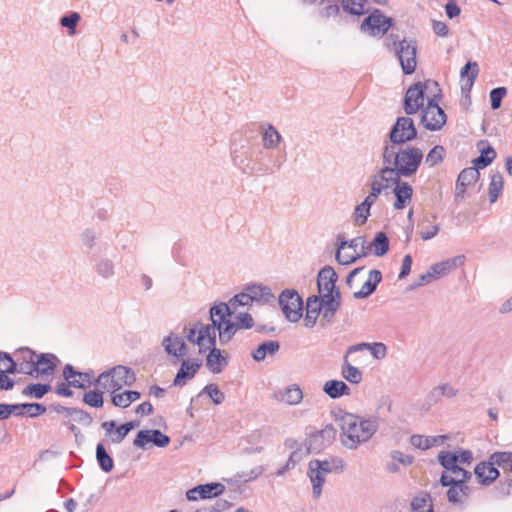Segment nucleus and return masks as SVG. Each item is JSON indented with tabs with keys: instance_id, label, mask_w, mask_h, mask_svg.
Segmentation results:
<instances>
[{
	"instance_id": "obj_11",
	"label": "nucleus",
	"mask_w": 512,
	"mask_h": 512,
	"mask_svg": "<svg viewBox=\"0 0 512 512\" xmlns=\"http://www.w3.org/2000/svg\"><path fill=\"white\" fill-rule=\"evenodd\" d=\"M316 296L324 308L323 321L326 323L333 322L335 315L341 306L340 289L329 290L322 292V294L318 293Z\"/></svg>"
},
{
	"instance_id": "obj_55",
	"label": "nucleus",
	"mask_w": 512,
	"mask_h": 512,
	"mask_svg": "<svg viewBox=\"0 0 512 512\" xmlns=\"http://www.w3.org/2000/svg\"><path fill=\"white\" fill-rule=\"evenodd\" d=\"M201 394H206L216 405L221 404L225 400V394L213 383L206 385L202 389Z\"/></svg>"
},
{
	"instance_id": "obj_49",
	"label": "nucleus",
	"mask_w": 512,
	"mask_h": 512,
	"mask_svg": "<svg viewBox=\"0 0 512 512\" xmlns=\"http://www.w3.org/2000/svg\"><path fill=\"white\" fill-rule=\"evenodd\" d=\"M98 238L99 234L91 228L84 229L80 234V241L88 251H92L96 247ZM88 255L90 256L91 253L88 252Z\"/></svg>"
},
{
	"instance_id": "obj_54",
	"label": "nucleus",
	"mask_w": 512,
	"mask_h": 512,
	"mask_svg": "<svg viewBox=\"0 0 512 512\" xmlns=\"http://www.w3.org/2000/svg\"><path fill=\"white\" fill-rule=\"evenodd\" d=\"M0 372L8 374H15L17 372L15 358L7 352L0 351Z\"/></svg>"
},
{
	"instance_id": "obj_1",
	"label": "nucleus",
	"mask_w": 512,
	"mask_h": 512,
	"mask_svg": "<svg viewBox=\"0 0 512 512\" xmlns=\"http://www.w3.org/2000/svg\"><path fill=\"white\" fill-rule=\"evenodd\" d=\"M336 421L341 429L342 445L347 449L355 450L374 436L379 428L380 417L378 415L361 417L340 410L339 414H336Z\"/></svg>"
},
{
	"instance_id": "obj_22",
	"label": "nucleus",
	"mask_w": 512,
	"mask_h": 512,
	"mask_svg": "<svg viewBox=\"0 0 512 512\" xmlns=\"http://www.w3.org/2000/svg\"><path fill=\"white\" fill-rule=\"evenodd\" d=\"M338 275L334 268L326 265L319 270L317 275V290L318 293L326 292L329 290L339 289L336 285Z\"/></svg>"
},
{
	"instance_id": "obj_6",
	"label": "nucleus",
	"mask_w": 512,
	"mask_h": 512,
	"mask_svg": "<svg viewBox=\"0 0 512 512\" xmlns=\"http://www.w3.org/2000/svg\"><path fill=\"white\" fill-rule=\"evenodd\" d=\"M279 305L285 318L292 322H298L303 315V301L296 290L286 289L278 298Z\"/></svg>"
},
{
	"instance_id": "obj_9",
	"label": "nucleus",
	"mask_w": 512,
	"mask_h": 512,
	"mask_svg": "<svg viewBox=\"0 0 512 512\" xmlns=\"http://www.w3.org/2000/svg\"><path fill=\"white\" fill-rule=\"evenodd\" d=\"M426 86L422 82L411 85L404 96L403 108L406 115H414L423 109Z\"/></svg>"
},
{
	"instance_id": "obj_15",
	"label": "nucleus",
	"mask_w": 512,
	"mask_h": 512,
	"mask_svg": "<svg viewBox=\"0 0 512 512\" xmlns=\"http://www.w3.org/2000/svg\"><path fill=\"white\" fill-rule=\"evenodd\" d=\"M225 490V486L218 482H211L207 484H201L189 489L186 493V497L189 501H195L198 498L208 499L221 495Z\"/></svg>"
},
{
	"instance_id": "obj_27",
	"label": "nucleus",
	"mask_w": 512,
	"mask_h": 512,
	"mask_svg": "<svg viewBox=\"0 0 512 512\" xmlns=\"http://www.w3.org/2000/svg\"><path fill=\"white\" fill-rule=\"evenodd\" d=\"M464 261L465 257L463 255H458L453 258L438 262L432 265L430 268L433 271L435 278L438 279L456 269L457 267L463 265Z\"/></svg>"
},
{
	"instance_id": "obj_44",
	"label": "nucleus",
	"mask_w": 512,
	"mask_h": 512,
	"mask_svg": "<svg viewBox=\"0 0 512 512\" xmlns=\"http://www.w3.org/2000/svg\"><path fill=\"white\" fill-rule=\"evenodd\" d=\"M495 157L496 151L490 144H487L486 147L480 150V156L473 160V164L476 166V168L483 169L490 165Z\"/></svg>"
},
{
	"instance_id": "obj_33",
	"label": "nucleus",
	"mask_w": 512,
	"mask_h": 512,
	"mask_svg": "<svg viewBox=\"0 0 512 512\" xmlns=\"http://www.w3.org/2000/svg\"><path fill=\"white\" fill-rule=\"evenodd\" d=\"M323 392L332 399H338L350 394V388L341 380H328L324 383Z\"/></svg>"
},
{
	"instance_id": "obj_10",
	"label": "nucleus",
	"mask_w": 512,
	"mask_h": 512,
	"mask_svg": "<svg viewBox=\"0 0 512 512\" xmlns=\"http://www.w3.org/2000/svg\"><path fill=\"white\" fill-rule=\"evenodd\" d=\"M392 22V18L384 16L376 9L363 20L361 30L373 36H382L389 30Z\"/></svg>"
},
{
	"instance_id": "obj_32",
	"label": "nucleus",
	"mask_w": 512,
	"mask_h": 512,
	"mask_svg": "<svg viewBox=\"0 0 512 512\" xmlns=\"http://www.w3.org/2000/svg\"><path fill=\"white\" fill-rule=\"evenodd\" d=\"M280 349V343L277 340L264 341L258 345V347L252 351L251 357L257 361H263L267 355L273 356Z\"/></svg>"
},
{
	"instance_id": "obj_40",
	"label": "nucleus",
	"mask_w": 512,
	"mask_h": 512,
	"mask_svg": "<svg viewBox=\"0 0 512 512\" xmlns=\"http://www.w3.org/2000/svg\"><path fill=\"white\" fill-rule=\"evenodd\" d=\"M364 348H367L370 350L371 354L376 358V359H382L386 356V352H387V349H386V346L383 344V343H380V342H376V343H360V344H357V345H353V346H350L348 348V353H353V352H356L358 350H362Z\"/></svg>"
},
{
	"instance_id": "obj_42",
	"label": "nucleus",
	"mask_w": 512,
	"mask_h": 512,
	"mask_svg": "<svg viewBox=\"0 0 512 512\" xmlns=\"http://www.w3.org/2000/svg\"><path fill=\"white\" fill-rule=\"evenodd\" d=\"M504 179L500 172H495L491 174V181L488 188V195L490 203H494L497 201L500 193L503 190Z\"/></svg>"
},
{
	"instance_id": "obj_13",
	"label": "nucleus",
	"mask_w": 512,
	"mask_h": 512,
	"mask_svg": "<svg viewBox=\"0 0 512 512\" xmlns=\"http://www.w3.org/2000/svg\"><path fill=\"white\" fill-rule=\"evenodd\" d=\"M111 391H120L124 386H132L136 381L135 372L126 366L118 365L109 369Z\"/></svg>"
},
{
	"instance_id": "obj_35",
	"label": "nucleus",
	"mask_w": 512,
	"mask_h": 512,
	"mask_svg": "<svg viewBox=\"0 0 512 512\" xmlns=\"http://www.w3.org/2000/svg\"><path fill=\"white\" fill-rule=\"evenodd\" d=\"M250 152H234L232 156L233 163L236 167H238L244 174L254 175L255 173V165H252L250 161Z\"/></svg>"
},
{
	"instance_id": "obj_51",
	"label": "nucleus",
	"mask_w": 512,
	"mask_h": 512,
	"mask_svg": "<svg viewBox=\"0 0 512 512\" xmlns=\"http://www.w3.org/2000/svg\"><path fill=\"white\" fill-rule=\"evenodd\" d=\"M83 402L93 408H101L104 404L103 391L90 390L83 395Z\"/></svg>"
},
{
	"instance_id": "obj_12",
	"label": "nucleus",
	"mask_w": 512,
	"mask_h": 512,
	"mask_svg": "<svg viewBox=\"0 0 512 512\" xmlns=\"http://www.w3.org/2000/svg\"><path fill=\"white\" fill-rule=\"evenodd\" d=\"M150 443L159 448H164L169 445L170 437L163 434L159 429L139 430L133 441V445L141 449H147V445Z\"/></svg>"
},
{
	"instance_id": "obj_24",
	"label": "nucleus",
	"mask_w": 512,
	"mask_h": 512,
	"mask_svg": "<svg viewBox=\"0 0 512 512\" xmlns=\"http://www.w3.org/2000/svg\"><path fill=\"white\" fill-rule=\"evenodd\" d=\"M228 365V357L217 347H211L206 356V367L214 374L221 373Z\"/></svg>"
},
{
	"instance_id": "obj_5",
	"label": "nucleus",
	"mask_w": 512,
	"mask_h": 512,
	"mask_svg": "<svg viewBox=\"0 0 512 512\" xmlns=\"http://www.w3.org/2000/svg\"><path fill=\"white\" fill-rule=\"evenodd\" d=\"M501 468L504 471V465L499 451L493 452L487 460L481 461L474 468V474L478 483L482 486H489L500 477Z\"/></svg>"
},
{
	"instance_id": "obj_20",
	"label": "nucleus",
	"mask_w": 512,
	"mask_h": 512,
	"mask_svg": "<svg viewBox=\"0 0 512 512\" xmlns=\"http://www.w3.org/2000/svg\"><path fill=\"white\" fill-rule=\"evenodd\" d=\"M218 331L216 322L206 325H201L197 335L196 345L199 346V352L204 353L206 349L216 346V332Z\"/></svg>"
},
{
	"instance_id": "obj_28",
	"label": "nucleus",
	"mask_w": 512,
	"mask_h": 512,
	"mask_svg": "<svg viewBox=\"0 0 512 512\" xmlns=\"http://www.w3.org/2000/svg\"><path fill=\"white\" fill-rule=\"evenodd\" d=\"M261 137L265 149H275L282 142L283 138L272 124L261 125Z\"/></svg>"
},
{
	"instance_id": "obj_16",
	"label": "nucleus",
	"mask_w": 512,
	"mask_h": 512,
	"mask_svg": "<svg viewBox=\"0 0 512 512\" xmlns=\"http://www.w3.org/2000/svg\"><path fill=\"white\" fill-rule=\"evenodd\" d=\"M89 260L92 263L94 273L103 280H110L116 274V266L112 259L106 256L91 254Z\"/></svg>"
},
{
	"instance_id": "obj_4",
	"label": "nucleus",
	"mask_w": 512,
	"mask_h": 512,
	"mask_svg": "<svg viewBox=\"0 0 512 512\" xmlns=\"http://www.w3.org/2000/svg\"><path fill=\"white\" fill-rule=\"evenodd\" d=\"M417 135L418 132L412 118L406 116L397 117L383 141V147L407 146L408 143L417 138Z\"/></svg>"
},
{
	"instance_id": "obj_8",
	"label": "nucleus",
	"mask_w": 512,
	"mask_h": 512,
	"mask_svg": "<svg viewBox=\"0 0 512 512\" xmlns=\"http://www.w3.org/2000/svg\"><path fill=\"white\" fill-rule=\"evenodd\" d=\"M333 472V468L329 460L313 459L308 465V476L313 486V496L320 497L322 486L325 481V475Z\"/></svg>"
},
{
	"instance_id": "obj_63",
	"label": "nucleus",
	"mask_w": 512,
	"mask_h": 512,
	"mask_svg": "<svg viewBox=\"0 0 512 512\" xmlns=\"http://www.w3.org/2000/svg\"><path fill=\"white\" fill-rule=\"evenodd\" d=\"M507 89L505 87H496L490 91V102L493 110L501 107L502 99L506 96Z\"/></svg>"
},
{
	"instance_id": "obj_58",
	"label": "nucleus",
	"mask_w": 512,
	"mask_h": 512,
	"mask_svg": "<svg viewBox=\"0 0 512 512\" xmlns=\"http://www.w3.org/2000/svg\"><path fill=\"white\" fill-rule=\"evenodd\" d=\"M480 177V173H479V169L476 168V166L474 165L473 167H468V168H465L463 169L459 175H458V180L459 182H462L464 184H466L467 186H469L470 184L472 183H475Z\"/></svg>"
},
{
	"instance_id": "obj_56",
	"label": "nucleus",
	"mask_w": 512,
	"mask_h": 512,
	"mask_svg": "<svg viewBox=\"0 0 512 512\" xmlns=\"http://www.w3.org/2000/svg\"><path fill=\"white\" fill-rule=\"evenodd\" d=\"M445 149L441 145L434 146L426 155L425 163L430 167H434L443 161Z\"/></svg>"
},
{
	"instance_id": "obj_61",
	"label": "nucleus",
	"mask_w": 512,
	"mask_h": 512,
	"mask_svg": "<svg viewBox=\"0 0 512 512\" xmlns=\"http://www.w3.org/2000/svg\"><path fill=\"white\" fill-rule=\"evenodd\" d=\"M360 246H361L360 252L357 253L356 255H352L350 257L345 258V260H343V262H341V265L352 264V263L356 262L358 259L367 256L372 248L371 243L368 244L364 237L361 238Z\"/></svg>"
},
{
	"instance_id": "obj_36",
	"label": "nucleus",
	"mask_w": 512,
	"mask_h": 512,
	"mask_svg": "<svg viewBox=\"0 0 512 512\" xmlns=\"http://www.w3.org/2000/svg\"><path fill=\"white\" fill-rule=\"evenodd\" d=\"M96 461L100 467V469L105 472L109 473L114 468V461L112 457L107 452L105 446L103 443H98L96 445Z\"/></svg>"
},
{
	"instance_id": "obj_62",
	"label": "nucleus",
	"mask_w": 512,
	"mask_h": 512,
	"mask_svg": "<svg viewBox=\"0 0 512 512\" xmlns=\"http://www.w3.org/2000/svg\"><path fill=\"white\" fill-rule=\"evenodd\" d=\"M370 209L371 208L363 201L355 207L354 218L358 225H363L366 223L368 217L370 216Z\"/></svg>"
},
{
	"instance_id": "obj_64",
	"label": "nucleus",
	"mask_w": 512,
	"mask_h": 512,
	"mask_svg": "<svg viewBox=\"0 0 512 512\" xmlns=\"http://www.w3.org/2000/svg\"><path fill=\"white\" fill-rule=\"evenodd\" d=\"M459 484L460 483L452 485V487L448 489L447 499L451 504L463 507L466 504V501L462 498L461 491H459Z\"/></svg>"
},
{
	"instance_id": "obj_21",
	"label": "nucleus",
	"mask_w": 512,
	"mask_h": 512,
	"mask_svg": "<svg viewBox=\"0 0 512 512\" xmlns=\"http://www.w3.org/2000/svg\"><path fill=\"white\" fill-rule=\"evenodd\" d=\"M202 366L201 359H194L192 362L190 360H183L178 370L173 385L174 386H183L186 383V380L192 379L200 367Z\"/></svg>"
},
{
	"instance_id": "obj_41",
	"label": "nucleus",
	"mask_w": 512,
	"mask_h": 512,
	"mask_svg": "<svg viewBox=\"0 0 512 512\" xmlns=\"http://www.w3.org/2000/svg\"><path fill=\"white\" fill-rule=\"evenodd\" d=\"M51 389L52 386L48 383H31L22 390V394L26 397L42 399Z\"/></svg>"
},
{
	"instance_id": "obj_19",
	"label": "nucleus",
	"mask_w": 512,
	"mask_h": 512,
	"mask_svg": "<svg viewBox=\"0 0 512 512\" xmlns=\"http://www.w3.org/2000/svg\"><path fill=\"white\" fill-rule=\"evenodd\" d=\"M162 346L168 355L176 358L184 357L189 353V348L183 338L173 333L163 338Z\"/></svg>"
},
{
	"instance_id": "obj_2",
	"label": "nucleus",
	"mask_w": 512,
	"mask_h": 512,
	"mask_svg": "<svg viewBox=\"0 0 512 512\" xmlns=\"http://www.w3.org/2000/svg\"><path fill=\"white\" fill-rule=\"evenodd\" d=\"M423 151L415 146H386L383 147L381 159L383 164H389L396 172V179L414 176L422 161Z\"/></svg>"
},
{
	"instance_id": "obj_18",
	"label": "nucleus",
	"mask_w": 512,
	"mask_h": 512,
	"mask_svg": "<svg viewBox=\"0 0 512 512\" xmlns=\"http://www.w3.org/2000/svg\"><path fill=\"white\" fill-rule=\"evenodd\" d=\"M35 370L33 371L32 377L38 378L40 376H50L53 375L57 365L56 360L57 357L51 353H36L35 357Z\"/></svg>"
},
{
	"instance_id": "obj_48",
	"label": "nucleus",
	"mask_w": 512,
	"mask_h": 512,
	"mask_svg": "<svg viewBox=\"0 0 512 512\" xmlns=\"http://www.w3.org/2000/svg\"><path fill=\"white\" fill-rule=\"evenodd\" d=\"M437 459L443 468L451 472V470L458 464L459 457L456 452L442 450L439 452Z\"/></svg>"
},
{
	"instance_id": "obj_47",
	"label": "nucleus",
	"mask_w": 512,
	"mask_h": 512,
	"mask_svg": "<svg viewBox=\"0 0 512 512\" xmlns=\"http://www.w3.org/2000/svg\"><path fill=\"white\" fill-rule=\"evenodd\" d=\"M218 334H219V340L221 345H225L228 343L232 337L234 336L237 328V324L234 322H231L230 320H227L223 322V324H220L217 326Z\"/></svg>"
},
{
	"instance_id": "obj_3",
	"label": "nucleus",
	"mask_w": 512,
	"mask_h": 512,
	"mask_svg": "<svg viewBox=\"0 0 512 512\" xmlns=\"http://www.w3.org/2000/svg\"><path fill=\"white\" fill-rule=\"evenodd\" d=\"M387 48L393 50L397 56L402 71L405 75H411L415 72L417 66V41L414 39H398V35L391 33L387 39Z\"/></svg>"
},
{
	"instance_id": "obj_46",
	"label": "nucleus",
	"mask_w": 512,
	"mask_h": 512,
	"mask_svg": "<svg viewBox=\"0 0 512 512\" xmlns=\"http://www.w3.org/2000/svg\"><path fill=\"white\" fill-rule=\"evenodd\" d=\"M371 245L374 247V254L377 257H382L389 251V239L382 231L375 234Z\"/></svg>"
},
{
	"instance_id": "obj_29",
	"label": "nucleus",
	"mask_w": 512,
	"mask_h": 512,
	"mask_svg": "<svg viewBox=\"0 0 512 512\" xmlns=\"http://www.w3.org/2000/svg\"><path fill=\"white\" fill-rule=\"evenodd\" d=\"M245 290L247 291L252 302L269 303L274 299V295L268 286L261 284L247 285Z\"/></svg>"
},
{
	"instance_id": "obj_31",
	"label": "nucleus",
	"mask_w": 512,
	"mask_h": 512,
	"mask_svg": "<svg viewBox=\"0 0 512 512\" xmlns=\"http://www.w3.org/2000/svg\"><path fill=\"white\" fill-rule=\"evenodd\" d=\"M141 393L135 390H125L123 392L111 391V402L119 408H127L133 402L140 399Z\"/></svg>"
},
{
	"instance_id": "obj_39",
	"label": "nucleus",
	"mask_w": 512,
	"mask_h": 512,
	"mask_svg": "<svg viewBox=\"0 0 512 512\" xmlns=\"http://www.w3.org/2000/svg\"><path fill=\"white\" fill-rule=\"evenodd\" d=\"M444 436H423L414 434L410 437V443L415 448L427 450L440 443Z\"/></svg>"
},
{
	"instance_id": "obj_37",
	"label": "nucleus",
	"mask_w": 512,
	"mask_h": 512,
	"mask_svg": "<svg viewBox=\"0 0 512 512\" xmlns=\"http://www.w3.org/2000/svg\"><path fill=\"white\" fill-rule=\"evenodd\" d=\"M209 312L211 323L216 322L217 326L227 321V317L232 314L229 305L224 302L213 305Z\"/></svg>"
},
{
	"instance_id": "obj_45",
	"label": "nucleus",
	"mask_w": 512,
	"mask_h": 512,
	"mask_svg": "<svg viewBox=\"0 0 512 512\" xmlns=\"http://www.w3.org/2000/svg\"><path fill=\"white\" fill-rule=\"evenodd\" d=\"M15 407H17V412H24V415H27L31 418H36L40 416L41 414L45 413L47 408L42 403H19L15 404Z\"/></svg>"
},
{
	"instance_id": "obj_30",
	"label": "nucleus",
	"mask_w": 512,
	"mask_h": 512,
	"mask_svg": "<svg viewBox=\"0 0 512 512\" xmlns=\"http://www.w3.org/2000/svg\"><path fill=\"white\" fill-rule=\"evenodd\" d=\"M101 428L105 431V436L108 437L113 444H120L128 435L123 425L117 426L114 420L103 422Z\"/></svg>"
},
{
	"instance_id": "obj_53",
	"label": "nucleus",
	"mask_w": 512,
	"mask_h": 512,
	"mask_svg": "<svg viewBox=\"0 0 512 512\" xmlns=\"http://www.w3.org/2000/svg\"><path fill=\"white\" fill-rule=\"evenodd\" d=\"M368 3L369 2H341V8L348 14L361 16L368 12L369 8L366 7Z\"/></svg>"
},
{
	"instance_id": "obj_38",
	"label": "nucleus",
	"mask_w": 512,
	"mask_h": 512,
	"mask_svg": "<svg viewBox=\"0 0 512 512\" xmlns=\"http://www.w3.org/2000/svg\"><path fill=\"white\" fill-rule=\"evenodd\" d=\"M374 175L378 182L385 186V190L388 189L391 185L395 186L399 181L396 179V172L389 164H383V167L380 168Z\"/></svg>"
},
{
	"instance_id": "obj_59",
	"label": "nucleus",
	"mask_w": 512,
	"mask_h": 512,
	"mask_svg": "<svg viewBox=\"0 0 512 512\" xmlns=\"http://www.w3.org/2000/svg\"><path fill=\"white\" fill-rule=\"evenodd\" d=\"M69 417H72V419L75 422H77L85 427H89L93 422V418L88 412L84 411L83 409L76 408V407H72Z\"/></svg>"
},
{
	"instance_id": "obj_25",
	"label": "nucleus",
	"mask_w": 512,
	"mask_h": 512,
	"mask_svg": "<svg viewBox=\"0 0 512 512\" xmlns=\"http://www.w3.org/2000/svg\"><path fill=\"white\" fill-rule=\"evenodd\" d=\"M273 397L275 400L284 402L288 405H297L303 399V392L299 385L291 384L283 390L275 392Z\"/></svg>"
},
{
	"instance_id": "obj_14",
	"label": "nucleus",
	"mask_w": 512,
	"mask_h": 512,
	"mask_svg": "<svg viewBox=\"0 0 512 512\" xmlns=\"http://www.w3.org/2000/svg\"><path fill=\"white\" fill-rule=\"evenodd\" d=\"M63 377L73 388L86 389L93 384V371L80 372L71 364L63 368Z\"/></svg>"
},
{
	"instance_id": "obj_60",
	"label": "nucleus",
	"mask_w": 512,
	"mask_h": 512,
	"mask_svg": "<svg viewBox=\"0 0 512 512\" xmlns=\"http://www.w3.org/2000/svg\"><path fill=\"white\" fill-rule=\"evenodd\" d=\"M306 313L316 316H322L324 313V308L321 305V302L318 300L316 295H310L306 300ZM323 321V318L321 319Z\"/></svg>"
},
{
	"instance_id": "obj_43",
	"label": "nucleus",
	"mask_w": 512,
	"mask_h": 512,
	"mask_svg": "<svg viewBox=\"0 0 512 512\" xmlns=\"http://www.w3.org/2000/svg\"><path fill=\"white\" fill-rule=\"evenodd\" d=\"M361 238L362 236H359L348 241L341 234L338 235L335 259L340 265L341 262H343V260H345V258L348 257L347 255H342L341 250H343L347 246L349 248L356 250V248L360 245Z\"/></svg>"
},
{
	"instance_id": "obj_26",
	"label": "nucleus",
	"mask_w": 512,
	"mask_h": 512,
	"mask_svg": "<svg viewBox=\"0 0 512 512\" xmlns=\"http://www.w3.org/2000/svg\"><path fill=\"white\" fill-rule=\"evenodd\" d=\"M382 280V273L377 270L373 269L369 272V278L368 280L362 285L361 289L357 292H354L353 297L355 299H365L368 298L370 295H372L376 289L378 284Z\"/></svg>"
},
{
	"instance_id": "obj_23",
	"label": "nucleus",
	"mask_w": 512,
	"mask_h": 512,
	"mask_svg": "<svg viewBox=\"0 0 512 512\" xmlns=\"http://www.w3.org/2000/svg\"><path fill=\"white\" fill-rule=\"evenodd\" d=\"M393 194L395 196L394 208L396 210H402L411 202L413 188L408 182L399 179L394 186Z\"/></svg>"
},
{
	"instance_id": "obj_52",
	"label": "nucleus",
	"mask_w": 512,
	"mask_h": 512,
	"mask_svg": "<svg viewBox=\"0 0 512 512\" xmlns=\"http://www.w3.org/2000/svg\"><path fill=\"white\" fill-rule=\"evenodd\" d=\"M326 446H328V444L322 439L318 431L311 434L306 441L307 453H319Z\"/></svg>"
},
{
	"instance_id": "obj_57",
	"label": "nucleus",
	"mask_w": 512,
	"mask_h": 512,
	"mask_svg": "<svg viewBox=\"0 0 512 512\" xmlns=\"http://www.w3.org/2000/svg\"><path fill=\"white\" fill-rule=\"evenodd\" d=\"M493 493L496 499H503L512 495V478L499 481L494 487Z\"/></svg>"
},
{
	"instance_id": "obj_50",
	"label": "nucleus",
	"mask_w": 512,
	"mask_h": 512,
	"mask_svg": "<svg viewBox=\"0 0 512 512\" xmlns=\"http://www.w3.org/2000/svg\"><path fill=\"white\" fill-rule=\"evenodd\" d=\"M81 19V16L78 12H70L66 15H63L59 23L62 27L68 29L69 35H75L76 34V27Z\"/></svg>"
},
{
	"instance_id": "obj_17",
	"label": "nucleus",
	"mask_w": 512,
	"mask_h": 512,
	"mask_svg": "<svg viewBox=\"0 0 512 512\" xmlns=\"http://www.w3.org/2000/svg\"><path fill=\"white\" fill-rule=\"evenodd\" d=\"M14 356L17 365V372L32 377L33 371H36L34 360L36 357V352L28 347H23L18 349Z\"/></svg>"
},
{
	"instance_id": "obj_34",
	"label": "nucleus",
	"mask_w": 512,
	"mask_h": 512,
	"mask_svg": "<svg viewBox=\"0 0 512 512\" xmlns=\"http://www.w3.org/2000/svg\"><path fill=\"white\" fill-rule=\"evenodd\" d=\"M350 353H346L343 359V364L341 366V375L342 377L352 384H359L362 381L363 374L360 369L351 365L348 361V355Z\"/></svg>"
},
{
	"instance_id": "obj_7",
	"label": "nucleus",
	"mask_w": 512,
	"mask_h": 512,
	"mask_svg": "<svg viewBox=\"0 0 512 512\" xmlns=\"http://www.w3.org/2000/svg\"><path fill=\"white\" fill-rule=\"evenodd\" d=\"M437 98V95L429 98L421 113V123L430 131L440 130L447 120L446 114L439 106Z\"/></svg>"
}]
</instances>
